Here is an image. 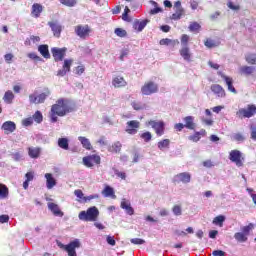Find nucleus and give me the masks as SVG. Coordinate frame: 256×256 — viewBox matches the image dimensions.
<instances>
[{
    "mask_svg": "<svg viewBox=\"0 0 256 256\" xmlns=\"http://www.w3.org/2000/svg\"><path fill=\"white\" fill-rule=\"evenodd\" d=\"M75 108H73V103L69 99L60 98L52 105L49 112V119L51 123H57L59 121L58 117H65L67 113H73Z\"/></svg>",
    "mask_w": 256,
    "mask_h": 256,
    "instance_id": "f257e3e1",
    "label": "nucleus"
},
{
    "mask_svg": "<svg viewBox=\"0 0 256 256\" xmlns=\"http://www.w3.org/2000/svg\"><path fill=\"white\" fill-rule=\"evenodd\" d=\"M78 218L80 221L95 222L99 219V209L95 206L83 210L79 213Z\"/></svg>",
    "mask_w": 256,
    "mask_h": 256,
    "instance_id": "f03ea898",
    "label": "nucleus"
},
{
    "mask_svg": "<svg viewBox=\"0 0 256 256\" xmlns=\"http://www.w3.org/2000/svg\"><path fill=\"white\" fill-rule=\"evenodd\" d=\"M49 95H51V90H49V88H47L44 92L40 94L35 91L34 93L29 95V103H31L32 105H41V103H45V100L47 99V97H49Z\"/></svg>",
    "mask_w": 256,
    "mask_h": 256,
    "instance_id": "7ed1b4c3",
    "label": "nucleus"
},
{
    "mask_svg": "<svg viewBox=\"0 0 256 256\" xmlns=\"http://www.w3.org/2000/svg\"><path fill=\"white\" fill-rule=\"evenodd\" d=\"M57 245L60 249H64V251L68 253V256H77V251L75 249H79V247H81V242L79 239H75L67 245L61 242H58Z\"/></svg>",
    "mask_w": 256,
    "mask_h": 256,
    "instance_id": "20e7f679",
    "label": "nucleus"
},
{
    "mask_svg": "<svg viewBox=\"0 0 256 256\" xmlns=\"http://www.w3.org/2000/svg\"><path fill=\"white\" fill-rule=\"evenodd\" d=\"M239 119H251L256 115V106L255 104H249L246 108H241L236 112Z\"/></svg>",
    "mask_w": 256,
    "mask_h": 256,
    "instance_id": "39448f33",
    "label": "nucleus"
},
{
    "mask_svg": "<svg viewBox=\"0 0 256 256\" xmlns=\"http://www.w3.org/2000/svg\"><path fill=\"white\" fill-rule=\"evenodd\" d=\"M93 30L89 27V25H77L74 27V33L79 37L80 39H87L91 35V32Z\"/></svg>",
    "mask_w": 256,
    "mask_h": 256,
    "instance_id": "423d86ee",
    "label": "nucleus"
},
{
    "mask_svg": "<svg viewBox=\"0 0 256 256\" xmlns=\"http://www.w3.org/2000/svg\"><path fill=\"white\" fill-rule=\"evenodd\" d=\"M82 163L85 167L93 168L95 165H101V156L97 154H92L89 156H85L82 159Z\"/></svg>",
    "mask_w": 256,
    "mask_h": 256,
    "instance_id": "0eeeda50",
    "label": "nucleus"
},
{
    "mask_svg": "<svg viewBox=\"0 0 256 256\" xmlns=\"http://www.w3.org/2000/svg\"><path fill=\"white\" fill-rule=\"evenodd\" d=\"M159 91V85H157L155 82H146L142 87H141V93L142 95H153Z\"/></svg>",
    "mask_w": 256,
    "mask_h": 256,
    "instance_id": "6e6552de",
    "label": "nucleus"
},
{
    "mask_svg": "<svg viewBox=\"0 0 256 256\" xmlns=\"http://www.w3.org/2000/svg\"><path fill=\"white\" fill-rule=\"evenodd\" d=\"M148 125H151L152 129H154V131L158 137H161L162 135L165 134V122L164 121L150 120L148 122Z\"/></svg>",
    "mask_w": 256,
    "mask_h": 256,
    "instance_id": "1a4fd4ad",
    "label": "nucleus"
},
{
    "mask_svg": "<svg viewBox=\"0 0 256 256\" xmlns=\"http://www.w3.org/2000/svg\"><path fill=\"white\" fill-rule=\"evenodd\" d=\"M140 127L141 122L137 120H130L126 123L125 131L128 133V135H137V132L139 131Z\"/></svg>",
    "mask_w": 256,
    "mask_h": 256,
    "instance_id": "9d476101",
    "label": "nucleus"
},
{
    "mask_svg": "<svg viewBox=\"0 0 256 256\" xmlns=\"http://www.w3.org/2000/svg\"><path fill=\"white\" fill-rule=\"evenodd\" d=\"M229 159L232 163H235L237 167H243V157L241 156V151L232 150L229 154Z\"/></svg>",
    "mask_w": 256,
    "mask_h": 256,
    "instance_id": "9b49d317",
    "label": "nucleus"
},
{
    "mask_svg": "<svg viewBox=\"0 0 256 256\" xmlns=\"http://www.w3.org/2000/svg\"><path fill=\"white\" fill-rule=\"evenodd\" d=\"M73 65V59H66L64 60V64L62 69L58 70L57 76L58 77H65L69 71H71V66Z\"/></svg>",
    "mask_w": 256,
    "mask_h": 256,
    "instance_id": "f8f14e48",
    "label": "nucleus"
},
{
    "mask_svg": "<svg viewBox=\"0 0 256 256\" xmlns=\"http://www.w3.org/2000/svg\"><path fill=\"white\" fill-rule=\"evenodd\" d=\"M51 51L54 61H63L65 53H67V48H52Z\"/></svg>",
    "mask_w": 256,
    "mask_h": 256,
    "instance_id": "ddd939ff",
    "label": "nucleus"
},
{
    "mask_svg": "<svg viewBox=\"0 0 256 256\" xmlns=\"http://www.w3.org/2000/svg\"><path fill=\"white\" fill-rule=\"evenodd\" d=\"M175 181H177L178 183H191V174L189 172H182L177 174L174 177Z\"/></svg>",
    "mask_w": 256,
    "mask_h": 256,
    "instance_id": "4468645a",
    "label": "nucleus"
},
{
    "mask_svg": "<svg viewBox=\"0 0 256 256\" xmlns=\"http://www.w3.org/2000/svg\"><path fill=\"white\" fill-rule=\"evenodd\" d=\"M218 75H220L222 77V79H224V81L228 87V91L237 95V89H235V87L233 86V78L228 77L221 72H218Z\"/></svg>",
    "mask_w": 256,
    "mask_h": 256,
    "instance_id": "2eb2a0df",
    "label": "nucleus"
},
{
    "mask_svg": "<svg viewBox=\"0 0 256 256\" xmlns=\"http://www.w3.org/2000/svg\"><path fill=\"white\" fill-rule=\"evenodd\" d=\"M112 85L115 89H121V87H127V81L122 76H115L112 79Z\"/></svg>",
    "mask_w": 256,
    "mask_h": 256,
    "instance_id": "dca6fc26",
    "label": "nucleus"
},
{
    "mask_svg": "<svg viewBox=\"0 0 256 256\" xmlns=\"http://www.w3.org/2000/svg\"><path fill=\"white\" fill-rule=\"evenodd\" d=\"M120 207L121 209H124L128 215H133L135 213V210L131 207V202L125 198L121 200Z\"/></svg>",
    "mask_w": 256,
    "mask_h": 256,
    "instance_id": "f3484780",
    "label": "nucleus"
},
{
    "mask_svg": "<svg viewBox=\"0 0 256 256\" xmlns=\"http://www.w3.org/2000/svg\"><path fill=\"white\" fill-rule=\"evenodd\" d=\"M2 129L5 131L6 135H9V133H13L15 129H17V125H15L13 121H6L2 125Z\"/></svg>",
    "mask_w": 256,
    "mask_h": 256,
    "instance_id": "a211bd4d",
    "label": "nucleus"
},
{
    "mask_svg": "<svg viewBox=\"0 0 256 256\" xmlns=\"http://www.w3.org/2000/svg\"><path fill=\"white\" fill-rule=\"evenodd\" d=\"M48 209L53 213V215H55V217H63L64 215L63 211L59 208V205L53 202L48 203Z\"/></svg>",
    "mask_w": 256,
    "mask_h": 256,
    "instance_id": "6ab92c4d",
    "label": "nucleus"
},
{
    "mask_svg": "<svg viewBox=\"0 0 256 256\" xmlns=\"http://www.w3.org/2000/svg\"><path fill=\"white\" fill-rule=\"evenodd\" d=\"M41 13H43V5L39 3H34L32 5V11H31L32 17H35L37 19L41 16Z\"/></svg>",
    "mask_w": 256,
    "mask_h": 256,
    "instance_id": "aec40b11",
    "label": "nucleus"
},
{
    "mask_svg": "<svg viewBox=\"0 0 256 256\" xmlns=\"http://www.w3.org/2000/svg\"><path fill=\"white\" fill-rule=\"evenodd\" d=\"M211 91L214 95H217V97H225V89L219 84H214L211 86Z\"/></svg>",
    "mask_w": 256,
    "mask_h": 256,
    "instance_id": "412c9836",
    "label": "nucleus"
},
{
    "mask_svg": "<svg viewBox=\"0 0 256 256\" xmlns=\"http://www.w3.org/2000/svg\"><path fill=\"white\" fill-rule=\"evenodd\" d=\"M45 178H46L47 189H53L55 185H57V181L55 180V178H53V174L46 173Z\"/></svg>",
    "mask_w": 256,
    "mask_h": 256,
    "instance_id": "4be33fe9",
    "label": "nucleus"
},
{
    "mask_svg": "<svg viewBox=\"0 0 256 256\" xmlns=\"http://www.w3.org/2000/svg\"><path fill=\"white\" fill-rule=\"evenodd\" d=\"M28 155L31 159H39L41 155V148L40 147H29L28 148Z\"/></svg>",
    "mask_w": 256,
    "mask_h": 256,
    "instance_id": "5701e85b",
    "label": "nucleus"
},
{
    "mask_svg": "<svg viewBox=\"0 0 256 256\" xmlns=\"http://www.w3.org/2000/svg\"><path fill=\"white\" fill-rule=\"evenodd\" d=\"M49 27L54 33V37H60L61 36V26L57 22H48Z\"/></svg>",
    "mask_w": 256,
    "mask_h": 256,
    "instance_id": "b1692460",
    "label": "nucleus"
},
{
    "mask_svg": "<svg viewBox=\"0 0 256 256\" xmlns=\"http://www.w3.org/2000/svg\"><path fill=\"white\" fill-rule=\"evenodd\" d=\"M78 141L81 143L82 147L87 151H91V149H93L91 141L87 137L79 136Z\"/></svg>",
    "mask_w": 256,
    "mask_h": 256,
    "instance_id": "393cba45",
    "label": "nucleus"
},
{
    "mask_svg": "<svg viewBox=\"0 0 256 256\" xmlns=\"http://www.w3.org/2000/svg\"><path fill=\"white\" fill-rule=\"evenodd\" d=\"M180 55L184 61H191V50L189 46H183L182 49H180Z\"/></svg>",
    "mask_w": 256,
    "mask_h": 256,
    "instance_id": "a878e982",
    "label": "nucleus"
},
{
    "mask_svg": "<svg viewBox=\"0 0 256 256\" xmlns=\"http://www.w3.org/2000/svg\"><path fill=\"white\" fill-rule=\"evenodd\" d=\"M102 195L104 197H111L112 199H117V195H115V190L111 186H105L102 191Z\"/></svg>",
    "mask_w": 256,
    "mask_h": 256,
    "instance_id": "bb28decb",
    "label": "nucleus"
},
{
    "mask_svg": "<svg viewBox=\"0 0 256 256\" xmlns=\"http://www.w3.org/2000/svg\"><path fill=\"white\" fill-rule=\"evenodd\" d=\"M38 51L44 59H51V54L49 53V46L48 45H40L38 47Z\"/></svg>",
    "mask_w": 256,
    "mask_h": 256,
    "instance_id": "cd10ccee",
    "label": "nucleus"
},
{
    "mask_svg": "<svg viewBox=\"0 0 256 256\" xmlns=\"http://www.w3.org/2000/svg\"><path fill=\"white\" fill-rule=\"evenodd\" d=\"M195 118L193 116H186L184 118V127H186V129H190L193 130L195 129Z\"/></svg>",
    "mask_w": 256,
    "mask_h": 256,
    "instance_id": "c85d7f7f",
    "label": "nucleus"
},
{
    "mask_svg": "<svg viewBox=\"0 0 256 256\" xmlns=\"http://www.w3.org/2000/svg\"><path fill=\"white\" fill-rule=\"evenodd\" d=\"M174 9H175V13L171 15L170 19H172L173 21H179V19H181V17L185 15V9L183 8H174Z\"/></svg>",
    "mask_w": 256,
    "mask_h": 256,
    "instance_id": "c756f323",
    "label": "nucleus"
},
{
    "mask_svg": "<svg viewBox=\"0 0 256 256\" xmlns=\"http://www.w3.org/2000/svg\"><path fill=\"white\" fill-rule=\"evenodd\" d=\"M122 147H123V145L121 144V142L117 141L108 147V151L110 153H121Z\"/></svg>",
    "mask_w": 256,
    "mask_h": 256,
    "instance_id": "7c9ffc66",
    "label": "nucleus"
},
{
    "mask_svg": "<svg viewBox=\"0 0 256 256\" xmlns=\"http://www.w3.org/2000/svg\"><path fill=\"white\" fill-rule=\"evenodd\" d=\"M147 23H149V20H143V21H137L134 23V29L138 32H141L147 27Z\"/></svg>",
    "mask_w": 256,
    "mask_h": 256,
    "instance_id": "2f4dec72",
    "label": "nucleus"
},
{
    "mask_svg": "<svg viewBox=\"0 0 256 256\" xmlns=\"http://www.w3.org/2000/svg\"><path fill=\"white\" fill-rule=\"evenodd\" d=\"M170 145H171V140L164 139L158 142L157 147L160 151H165V149H169Z\"/></svg>",
    "mask_w": 256,
    "mask_h": 256,
    "instance_id": "473e14b6",
    "label": "nucleus"
},
{
    "mask_svg": "<svg viewBox=\"0 0 256 256\" xmlns=\"http://www.w3.org/2000/svg\"><path fill=\"white\" fill-rule=\"evenodd\" d=\"M58 147L60 149H64V151L69 150V139L68 138H59L58 139Z\"/></svg>",
    "mask_w": 256,
    "mask_h": 256,
    "instance_id": "72a5a7b5",
    "label": "nucleus"
},
{
    "mask_svg": "<svg viewBox=\"0 0 256 256\" xmlns=\"http://www.w3.org/2000/svg\"><path fill=\"white\" fill-rule=\"evenodd\" d=\"M13 99H15V94H13L11 90L6 91L3 96V101L10 105V103H13Z\"/></svg>",
    "mask_w": 256,
    "mask_h": 256,
    "instance_id": "f704fd0d",
    "label": "nucleus"
},
{
    "mask_svg": "<svg viewBox=\"0 0 256 256\" xmlns=\"http://www.w3.org/2000/svg\"><path fill=\"white\" fill-rule=\"evenodd\" d=\"M9 197V188L5 184H0V199Z\"/></svg>",
    "mask_w": 256,
    "mask_h": 256,
    "instance_id": "c9c22d12",
    "label": "nucleus"
},
{
    "mask_svg": "<svg viewBox=\"0 0 256 256\" xmlns=\"http://www.w3.org/2000/svg\"><path fill=\"white\" fill-rule=\"evenodd\" d=\"M254 71H255V67L253 66H242L240 68V72L243 75H253Z\"/></svg>",
    "mask_w": 256,
    "mask_h": 256,
    "instance_id": "e433bc0d",
    "label": "nucleus"
},
{
    "mask_svg": "<svg viewBox=\"0 0 256 256\" xmlns=\"http://www.w3.org/2000/svg\"><path fill=\"white\" fill-rule=\"evenodd\" d=\"M74 195L77 197V201L79 203H85V194L83 193L82 190L80 189L75 190Z\"/></svg>",
    "mask_w": 256,
    "mask_h": 256,
    "instance_id": "4c0bfd02",
    "label": "nucleus"
},
{
    "mask_svg": "<svg viewBox=\"0 0 256 256\" xmlns=\"http://www.w3.org/2000/svg\"><path fill=\"white\" fill-rule=\"evenodd\" d=\"M234 238L236 239V241H238L239 243H245L247 241V236L243 233V232H237L234 235Z\"/></svg>",
    "mask_w": 256,
    "mask_h": 256,
    "instance_id": "58836bf2",
    "label": "nucleus"
},
{
    "mask_svg": "<svg viewBox=\"0 0 256 256\" xmlns=\"http://www.w3.org/2000/svg\"><path fill=\"white\" fill-rule=\"evenodd\" d=\"M224 222H225V216H223V215L216 216L213 219V224L214 225H219L220 227H223Z\"/></svg>",
    "mask_w": 256,
    "mask_h": 256,
    "instance_id": "ea45409f",
    "label": "nucleus"
},
{
    "mask_svg": "<svg viewBox=\"0 0 256 256\" xmlns=\"http://www.w3.org/2000/svg\"><path fill=\"white\" fill-rule=\"evenodd\" d=\"M131 106L133 107V109L135 111H141V110L145 109V105H143V103L138 102V101H133L131 103Z\"/></svg>",
    "mask_w": 256,
    "mask_h": 256,
    "instance_id": "a19ab883",
    "label": "nucleus"
},
{
    "mask_svg": "<svg viewBox=\"0 0 256 256\" xmlns=\"http://www.w3.org/2000/svg\"><path fill=\"white\" fill-rule=\"evenodd\" d=\"M32 118H33V121H35L36 123L43 122V114H41V111H36L32 116Z\"/></svg>",
    "mask_w": 256,
    "mask_h": 256,
    "instance_id": "79ce46f5",
    "label": "nucleus"
},
{
    "mask_svg": "<svg viewBox=\"0 0 256 256\" xmlns=\"http://www.w3.org/2000/svg\"><path fill=\"white\" fill-rule=\"evenodd\" d=\"M172 212L176 217L183 215V209L180 205H174L172 208Z\"/></svg>",
    "mask_w": 256,
    "mask_h": 256,
    "instance_id": "37998d69",
    "label": "nucleus"
},
{
    "mask_svg": "<svg viewBox=\"0 0 256 256\" xmlns=\"http://www.w3.org/2000/svg\"><path fill=\"white\" fill-rule=\"evenodd\" d=\"M175 45V44H179L178 40H171L169 38H165V39H161L160 40V45Z\"/></svg>",
    "mask_w": 256,
    "mask_h": 256,
    "instance_id": "c03bdc74",
    "label": "nucleus"
},
{
    "mask_svg": "<svg viewBox=\"0 0 256 256\" xmlns=\"http://www.w3.org/2000/svg\"><path fill=\"white\" fill-rule=\"evenodd\" d=\"M245 59L250 65H256V54H248Z\"/></svg>",
    "mask_w": 256,
    "mask_h": 256,
    "instance_id": "a18cd8bd",
    "label": "nucleus"
},
{
    "mask_svg": "<svg viewBox=\"0 0 256 256\" xmlns=\"http://www.w3.org/2000/svg\"><path fill=\"white\" fill-rule=\"evenodd\" d=\"M140 137L145 141V143H149V141L153 139V135H151V132H144L140 135Z\"/></svg>",
    "mask_w": 256,
    "mask_h": 256,
    "instance_id": "49530a36",
    "label": "nucleus"
},
{
    "mask_svg": "<svg viewBox=\"0 0 256 256\" xmlns=\"http://www.w3.org/2000/svg\"><path fill=\"white\" fill-rule=\"evenodd\" d=\"M252 229H255V225L253 223H250L249 226H244L242 228V233L247 237Z\"/></svg>",
    "mask_w": 256,
    "mask_h": 256,
    "instance_id": "de8ad7c7",
    "label": "nucleus"
},
{
    "mask_svg": "<svg viewBox=\"0 0 256 256\" xmlns=\"http://www.w3.org/2000/svg\"><path fill=\"white\" fill-rule=\"evenodd\" d=\"M62 5H66V7H75L77 5V0H60Z\"/></svg>",
    "mask_w": 256,
    "mask_h": 256,
    "instance_id": "09e8293b",
    "label": "nucleus"
},
{
    "mask_svg": "<svg viewBox=\"0 0 256 256\" xmlns=\"http://www.w3.org/2000/svg\"><path fill=\"white\" fill-rule=\"evenodd\" d=\"M114 33L117 35V37H127V31H125L123 28H116Z\"/></svg>",
    "mask_w": 256,
    "mask_h": 256,
    "instance_id": "8fccbe9b",
    "label": "nucleus"
},
{
    "mask_svg": "<svg viewBox=\"0 0 256 256\" xmlns=\"http://www.w3.org/2000/svg\"><path fill=\"white\" fill-rule=\"evenodd\" d=\"M205 47H208V49H213V47H217V44L215 43V40L207 39L204 42Z\"/></svg>",
    "mask_w": 256,
    "mask_h": 256,
    "instance_id": "3c124183",
    "label": "nucleus"
},
{
    "mask_svg": "<svg viewBox=\"0 0 256 256\" xmlns=\"http://www.w3.org/2000/svg\"><path fill=\"white\" fill-rule=\"evenodd\" d=\"M188 139H189V141H193V143H197V141H199V139H201V133L196 132L194 135L189 136Z\"/></svg>",
    "mask_w": 256,
    "mask_h": 256,
    "instance_id": "603ef678",
    "label": "nucleus"
},
{
    "mask_svg": "<svg viewBox=\"0 0 256 256\" xmlns=\"http://www.w3.org/2000/svg\"><path fill=\"white\" fill-rule=\"evenodd\" d=\"M201 29V25L197 22H193L189 25V30L192 32L199 31Z\"/></svg>",
    "mask_w": 256,
    "mask_h": 256,
    "instance_id": "864d4df0",
    "label": "nucleus"
},
{
    "mask_svg": "<svg viewBox=\"0 0 256 256\" xmlns=\"http://www.w3.org/2000/svg\"><path fill=\"white\" fill-rule=\"evenodd\" d=\"M130 243H132L133 245H145V240L141 238H132L130 240Z\"/></svg>",
    "mask_w": 256,
    "mask_h": 256,
    "instance_id": "5fc2aeb1",
    "label": "nucleus"
},
{
    "mask_svg": "<svg viewBox=\"0 0 256 256\" xmlns=\"http://www.w3.org/2000/svg\"><path fill=\"white\" fill-rule=\"evenodd\" d=\"M11 157L15 161H20L21 159H23V152H14L11 154Z\"/></svg>",
    "mask_w": 256,
    "mask_h": 256,
    "instance_id": "6e6d98bb",
    "label": "nucleus"
},
{
    "mask_svg": "<svg viewBox=\"0 0 256 256\" xmlns=\"http://www.w3.org/2000/svg\"><path fill=\"white\" fill-rule=\"evenodd\" d=\"M232 139H233V141H239V142L245 141V137L241 133L234 134L232 136Z\"/></svg>",
    "mask_w": 256,
    "mask_h": 256,
    "instance_id": "4d7b16f0",
    "label": "nucleus"
},
{
    "mask_svg": "<svg viewBox=\"0 0 256 256\" xmlns=\"http://www.w3.org/2000/svg\"><path fill=\"white\" fill-rule=\"evenodd\" d=\"M22 125L24 127H29V126L33 125V117H28V118L22 120Z\"/></svg>",
    "mask_w": 256,
    "mask_h": 256,
    "instance_id": "13d9d810",
    "label": "nucleus"
},
{
    "mask_svg": "<svg viewBox=\"0 0 256 256\" xmlns=\"http://www.w3.org/2000/svg\"><path fill=\"white\" fill-rule=\"evenodd\" d=\"M246 191L249 193L254 205H256V193L251 188H247Z\"/></svg>",
    "mask_w": 256,
    "mask_h": 256,
    "instance_id": "bf43d9fd",
    "label": "nucleus"
},
{
    "mask_svg": "<svg viewBox=\"0 0 256 256\" xmlns=\"http://www.w3.org/2000/svg\"><path fill=\"white\" fill-rule=\"evenodd\" d=\"M29 59H32L33 61H43L41 57H39L35 52L28 54Z\"/></svg>",
    "mask_w": 256,
    "mask_h": 256,
    "instance_id": "052dcab7",
    "label": "nucleus"
},
{
    "mask_svg": "<svg viewBox=\"0 0 256 256\" xmlns=\"http://www.w3.org/2000/svg\"><path fill=\"white\" fill-rule=\"evenodd\" d=\"M250 131H251V139H253V141H256V125L255 124L250 125Z\"/></svg>",
    "mask_w": 256,
    "mask_h": 256,
    "instance_id": "680f3d73",
    "label": "nucleus"
},
{
    "mask_svg": "<svg viewBox=\"0 0 256 256\" xmlns=\"http://www.w3.org/2000/svg\"><path fill=\"white\" fill-rule=\"evenodd\" d=\"M114 173L117 177H119L120 179L126 180L127 179V174H125V172H121L119 170H114Z\"/></svg>",
    "mask_w": 256,
    "mask_h": 256,
    "instance_id": "e2e57ef3",
    "label": "nucleus"
},
{
    "mask_svg": "<svg viewBox=\"0 0 256 256\" xmlns=\"http://www.w3.org/2000/svg\"><path fill=\"white\" fill-rule=\"evenodd\" d=\"M189 42V35L183 34L181 38V43L183 47H187V43Z\"/></svg>",
    "mask_w": 256,
    "mask_h": 256,
    "instance_id": "0e129e2a",
    "label": "nucleus"
},
{
    "mask_svg": "<svg viewBox=\"0 0 256 256\" xmlns=\"http://www.w3.org/2000/svg\"><path fill=\"white\" fill-rule=\"evenodd\" d=\"M132 155H133L132 163H139V152L134 151Z\"/></svg>",
    "mask_w": 256,
    "mask_h": 256,
    "instance_id": "69168bd1",
    "label": "nucleus"
},
{
    "mask_svg": "<svg viewBox=\"0 0 256 256\" xmlns=\"http://www.w3.org/2000/svg\"><path fill=\"white\" fill-rule=\"evenodd\" d=\"M25 177H26V181L30 182V181H33L35 176H34L33 172H28L25 174Z\"/></svg>",
    "mask_w": 256,
    "mask_h": 256,
    "instance_id": "338daca9",
    "label": "nucleus"
},
{
    "mask_svg": "<svg viewBox=\"0 0 256 256\" xmlns=\"http://www.w3.org/2000/svg\"><path fill=\"white\" fill-rule=\"evenodd\" d=\"M212 255H213V256H225V252L222 251V250H214V251L212 252Z\"/></svg>",
    "mask_w": 256,
    "mask_h": 256,
    "instance_id": "774afa93",
    "label": "nucleus"
}]
</instances>
